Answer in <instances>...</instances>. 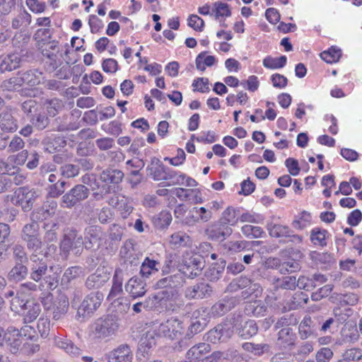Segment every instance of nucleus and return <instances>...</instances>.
Listing matches in <instances>:
<instances>
[{"label": "nucleus", "mask_w": 362, "mask_h": 362, "mask_svg": "<svg viewBox=\"0 0 362 362\" xmlns=\"http://www.w3.org/2000/svg\"><path fill=\"white\" fill-rule=\"evenodd\" d=\"M40 300L45 310L52 311L54 320L62 318L68 311L69 300L64 293L54 296L50 292L42 293Z\"/></svg>", "instance_id": "nucleus-1"}, {"label": "nucleus", "mask_w": 362, "mask_h": 362, "mask_svg": "<svg viewBox=\"0 0 362 362\" xmlns=\"http://www.w3.org/2000/svg\"><path fill=\"white\" fill-rule=\"evenodd\" d=\"M11 308L15 312L21 313L25 322L34 321L41 312L40 304L34 300L19 298H13L11 300Z\"/></svg>", "instance_id": "nucleus-2"}, {"label": "nucleus", "mask_w": 362, "mask_h": 362, "mask_svg": "<svg viewBox=\"0 0 362 362\" xmlns=\"http://www.w3.org/2000/svg\"><path fill=\"white\" fill-rule=\"evenodd\" d=\"M119 328L116 316L109 315L96 320L93 327V333L96 338L104 339L115 334Z\"/></svg>", "instance_id": "nucleus-3"}, {"label": "nucleus", "mask_w": 362, "mask_h": 362, "mask_svg": "<svg viewBox=\"0 0 362 362\" xmlns=\"http://www.w3.org/2000/svg\"><path fill=\"white\" fill-rule=\"evenodd\" d=\"M83 245V238L76 230H68L64 236L60 244L61 255L66 259L70 251L73 250L76 254L81 253Z\"/></svg>", "instance_id": "nucleus-4"}, {"label": "nucleus", "mask_w": 362, "mask_h": 362, "mask_svg": "<svg viewBox=\"0 0 362 362\" xmlns=\"http://www.w3.org/2000/svg\"><path fill=\"white\" fill-rule=\"evenodd\" d=\"M39 196L38 192L28 187L18 188L11 197L12 203L21 206L24 211L31 209L35 199Z\"/></svg>", "instance_id": "nucleus-5"}, {"label": "nucleus", "mask_w": 362, "mask_h": 362, "mask_svg": "<svg viewBox=\"0 0 362 362\" xmlns=\"http://www.w3.org/2000/svg\"><path fill=\"white\" fill-rule=\"evenodd\" d=\"M158 334L170 339H178L184 334V322L175 317H171L159 325L157 327Z\"/></svg>", "instance_id": "nucleus-6"}, {"label": "nucleus", "mask_w": 362, "mask_h": 362, "mask_svg": "<svg viewBox=\"0 0 362 362\" xmlns=\"http://www.w3.org/2000/svg\"><path fill=\"white\" fill-rule=\"evenodd\" d=\"M89 189L84 185H76L61 199V206L72 208L86 199L89 196Z\"/></svg>", "instance_id": "nucleus-7"}, {"label": "nucleus", "mask_w": 362, "mask_h": 362, "mask_svg": "<svg viewBox=\"0 0 362 362\" xmlns=\"http://www.w3.org/2000/svg\"><path fill=\"white\" fill-rule=\"evenodd\" d=\"M37 83L38 81L34 77L32 71H28L21 75L4 81L1 87L4 92H13L18 90L23 83L34 86Z\"/></svg>", "instance_id": "nucleus-8"}, {"label": "nucleus", "mask_w": 362, "mask_h": 362, "mask_svg": "<svg viewBox=\"0 0 362 362\" xmlns=\"http://www.w3.org/2000/svg\"><path fill=\"white\" fill-rule=\"evenodd\" d=\"M103 300L102 293H91L83 299L78 309V314L83 317L93 314L100 306Z\"/></svg>", "instance_id": "nucleus-9"}, {"label": "nucleus", "mask_w": 362, "mask_h": 362, "mask_svg": "<svg viewBox=\"0 0 362 362\" xmlns=\"http://www.w3.org/2000/svg\"><path fill=\"white\" fill-rule=\"evenodd\" d=\"M233 330L230 324H220L206 334V340L213 344L226 342L233 335Z\"/></svg>", "instance_id": "nucleus-10"}, {"label": "nucleus", "mask_w": 362, "mask_h": 362, "mask_svg": "<svg viewBox=\"0 0 362 362\" xmlns=\"http://www.w3.org/2000/svg\"><path fill=\"white\" fill-rule=\"evenodd\" d=\"M205 232L209 239L214 241H223L232 234L233 229L226 224L216 222L210 225Z\"/></svg>", "instance_id": "nucleus-11"}, {"label": "nucleus", "mask_w": 362, "mask_h": 362, "mask_svg": "<svg viewBox=\"0 0 362 362\" xmlns=\"http://www.w3.org/2000/svg\"><path fill=\"white\" fill-rule=\"evenodd\" d=\"M30 277L33 281L38 282L47 274V264L43 258H40L37 255L33 253L30 257Z\"/></svg>", "instance_id": "nucleus-12"}, {"label": "nucleus", "mask_w": 362, "mask_h": 362, "mask_svg": "<svg viewBox=\"0 0 362 362\" xmlns=\"http://www.w3.org/2000/svg\"><path fill=\"white\" fill-rule=\"evenodd\" d=\"M101 228L96 226H90L85 230V241L83 245L88 250L98 248L103 239Z\"/></svg>", "instance_id": "nucleus-13"}, {"label": "nucleus", "mask_w": 362, "mask_h": 362, "mask_svg": "<svg viewBox=\"0 0 362 362\" xmlns=\"http://www.w3.org/2000/svg\"><path fill=\"white\" fill-rule=\"evenodd\" d=\"M123 284V275L122 270L121 269H117L115 272V274L112 279V285L110 291L107 297L108 300H114V303L122 305L123 298H119L118 296L123 292L122 289Z\"/></svg>", "instance_id": "nucleus-14"}, {"label": "nucleus", "mask_w": 362, "mask_h": 362, "mask_svg": "<svg viewBox=\"0 0 362 362\" xmlns=\"http://www.w3.org/2000/svg\"><path fill=\"white\" fill-rule=\"evenodd\" d=\"M212 288L206 283L201 282L187 287L185 291V296L187 299H202L210 296Z\"/></svg>", "instance_id": "nucleus-15"}, {"label": "nucleus", "mask_w": 362, "mask_h": 362, "mask_svg": "<svg viewBox=\"0 0 362 362\" xmlns=\"http://www.w3.org/2000/svg\"><path fill=\"white\" fill-rule=\"evenodd\" d=\"M41 49L42 55L50 60V64L53 67H57L59 62L60 48L59 42L55 40L44 42Z\"/></svg>", "instance_id": "nucleus-16"}, {"label": "nucleus", "mask_w": 362, "mask_h": 362, "mask_svg": "<svg viewBox=\"0 0 362 362\" xmlns=\"http://www.w3.org/2000/svg\"><path fill=\"white\" fill-rule=\"evenodd\" d=\"M269 234L274 238H287L293 237L295 240L300 241L299 235H295L293 231L287 226L277 224L274 223H268L267 226Z\"/></svg>", "instance_id": "nucleus-17"}, {"label": "nucleus", "mask_w": 362, "mask_h": 362, "mask_svg": "<svg viewBox=\"0 0 362 362\" xmlns=\"http://www.w3.org/2000/svg\"><path fill=\"white\" fill-rule=\"evenodd\" d=\"M109 362H132L133 353L127 344H122L113 349L108 356Z\"/></svg>", "instance_id": "nucleus-18"}, {"label": "nucleus", "mask_w": 362, "mask_h": 362, "mask_svg": "<svg viewBox=\"0 0 362 362\" xmlns=\"http://www.w3.org/2000/svg\"><path fill=\"white\" fill-rule=\"evenodd\" d=\"M110 279V274L104 268H98L95 273L86 279V286L89 289L98 288L103 286Z\"/></svg>", "instance_id": "nucleus-19"}, {"label": "nucleus", "mask_w": 362, "mask_h": 362, "mask_svg": "<svg viewBox=\"0 0 362 362\" xmlns=\"http://www.w3.org/2000/svg\"><path fill=\"white\" fill-rule=\"evenodd\" d=\"M359 338L358 331L356 324L346 322L340 332L339 344H351L356 342Z\"/></svg>", "instance_id": "nucleus-20"}, {"label": "nucleus", "mask_w": 362, "mask_h": 362, "mask_svg": "<svg viewBox=\"0 0 362 362\" xmlns=\"http://www.w3.org/2000/svg\"><path fill=\"white\" fill-rule=\"evenodd\" d=\"M125 289L133 298H139L146 292V283L139 277H132L126 284Z\"/></svg>", "instance_id": "nucleus-21"}, {"label": "nucleus", "mask_w": 362, "mask_h": 362, "mask_svg": "<svg viewBox=\"0 0 362 362\" xmlns=\"http://www.w3.org/2000/svg\"><path fill=\"white\" fill-rule=\"evenodd\" d=\"M235 301L233 298H223L211 308L210 314L213 317L223 316L235 307Z\"/></svg>", "instance_id": "nucleus-22"}, {"label": "nucleus", "mask_w": 362, "mask_h": 362, "mask_svg": "<svg viewBox=\"0 0 362 362\" xmlns=\"http://www.w3.org/2000/svg\"><path fill=\"white\" fill-rule=\"evenodd\" d=\"M54 344L57 347L64 350L71 357H78L81 354V349L66 337H55L54 338Z\"/></svg>", "instance_id": "nucleus-23"}, {"label": "nucleus", "mask_w": 362, "mask_h": 362, "mask_svg": "<svg viewBox=\"0 0 362 362\" xmlns=\"http://www.w3.org/2000/svg\"><path fill=\"white\" fill-rule=\"evenodd\" d=\"M211 350L209 344L201 343L192 346L186 354V358L189 362H201L205 355Z\"/></svg>", "instance_id": "nucleus-24"}, {"label": "nucleus", "mask_w": 362, "mask_h": 362, "mask_svg": "<svg viewBox=\"0 0 362 362\" xmlns=\"http://www.w3.org/2000/svg\"><path fill=\"white\" fill-rule=\"evenodd\" d=\"M158 332V328H153L146 332L144 336L141 339L139 347V351L146 353L147 349L153 347L156 344V338L160 337Z\"/></svg>", "instance_id": "nucleus-25"}, {"label": "nucleus", "mask_w": 362, "mask_h": 362, "mask_svg": "<svg viewBox=\"0 0 362 362\" xmlns=\"http://www.w3.org/2000/svg\"><path fill=\"white\" fill-rule=\"evenodd\" d=\"M0 128L5 132H15L18 129L17 120L9 111L0 113Z\"/></svg>", "instance_id": "nucleus-26"}, {"label": "nucleus", "mask_w": 362, "mask_h": 362, "mask_svg": "<svg viewBox=\"0 0 362 362\" xmlns=\"http://www.w3.org/2000/svg\"><path fill=\"white\" fill-rule=\"evenodd\" d=\"M168 167L165 166L158 159L153 158L151 166L147 168L150 175L156 181L164 180Z\"/></svg>", "instance_id": "nucleus-27"}, {"label": "nucleus", "mask_w": 362, "mask_h": 362, "mask_svg": "<svg viewBox=\"0 0 362 362\" xmlns=\"http://www.w3.org/2000/svg\"><path fill=\"white\" fill-rule=\"evenodd\" d=\"M22 55L18 52H13L6 55L2 60L0 69L3 71H11L19 67Z\"/></svg>", "instance_id": "nucleus-28"}, {"label": "nucleus", "mask_w": 362, "mask_h": 362, "mask_svg": "<svg viewBox=\"0 0 362 362\" xmlns=\"http://www.w3.org/2000/svg\"><path fill=\"white\" fill-rule=\"evenodd\" d=\"M169 244L173 249L187 247L191 244V238L184 232H175L170 236Z\"/></svg>", "instance_id": "nucleus-29"}, {"label": "nucleus", "mask_w": 362, "mask_h": 362, "mask_svg": "<svg viewBox=\"0 0 362 362\" xmlns=\"http://www.w3.org/2000/svg\"><path fill=\"white\" fill-rule=\"evenodd\" d=\"M277 343L280 346L286 348L294 344L296 334L292 328L289 327H283L278 334Z\"/></svg>", "instance_id": "nucleus-30"}, {"label": "nucleus", "mask_w": 362, "mask_h": 362, "mask_svg": "<svg viewBox=\"0 0 362 362\" xmlns=\"http://www.w3.org/2000/svg\"><path fill=\"white\" fill-rule=\"evenodd\" d=\"M124 173L118 169L108 168L104 170L100 176L102 182L112 184H118L122 182Z\"/></svg>", "instance_id": "nucleus-31"}, {"label": "nucleus", "mask_w": 362, "mask_h": 362, "mask_svg": "<svg viewBox=\"0 0 362 362\" xmlns=\"http://www.w3.org/2000/svg\"><path fill=\"white\" fill-rule=\"evenodd\" d=\"M168 311L179 312L185 305V302L178 289H170Z\"/></svg>", "instance_id": "nucleus-32"}, {"label": "nucleus", "mask_w": 362, "mask_h": 362, "mask_svg": "<svg viewBox=\"0 0 362 362\" xmlns=\"http://www.w3.org/2000/svg\"><path fill=\"white\" fill-rule=\"evenodd\" d=\"M160 263L158 261L146 257L141 264L140 274L144 278H148L151 274L158 272Z\"/></svg>", "instance_id": "nucleus-33"}, {"label": "nucleus", "mask_w": 362, "mask_h": 362, "mask_svg": "<svg viewBox=\"0 0 362 362\" xmlns=\"http://www.w3.org/2000/svg\"><path fill=\"white\" fill-rule=\"evenodd\" d=\"M27 275V267L23 264L17 262L9 272L8 279L11 281L18 282L25 279Z\"/></svg>", "instance_id": "nucleus-34"}, {"label": "nucleus", "mask_w": 362, "mask_h": 362, "mask_svg": "<svg viewBox=\"0 0 362 362\" xmlns=\"http://www.w3.org/2000/svg\"><path fill=\"white\" fill-rule=\"evenodd\" d=\"M84 275V269L79 266H74L66 269L62 277V284L68 285L71 281Z\"/></svg>", "instance_id": "nucleus-35"}, {"label": "nucleus", "mask_w": 362, "mask_h": 362, "mask_svg": "<svg viewBox=\"0 0 362 362\" xmlns=\"http://www.w3.org/2000/svg\"><path fill=\"white\" fill-rule=\"evenodd\" d=\"M257 326L254 320L245 321L240 327H237L238 334L245 339L252 337L257 333Z\"/></svg>", "instance_id": "nucleus-36"}, {"label": "nucleus", "mask_w": 362, "mask_h": 362, "mask_svg": "<svg viewBox=\"0 0 362 362\" xmlns=\"http://www.w3.org/2000/svg\"><path fill=\"white\" fill-rule=\"evenodd\" d=\"M40 286L44 287L41 284L37 286L35 283L32 281H27L21 284L17 291L16 296L14 298H19V299H24L25 297L30 296L33 292L36 291Z\"/></svg>", "instance_id": "nucleus-37"}, {"label": "nucleus", "mask_w": 362, "mask_h": 362, "mask_svg": "<svg viewBox=\"0 0 362 362\" xmlns=\"http://www.w3.org/2000/svg\"><path fill=\"white\" fill-rule=\"evenodd\" d=\"M275 289L294 290L296 288V279L293 276L278 278L274 282Z\"/></svg>", "instance_id": "nucleus-38"}, {"label": "nucleus", "mask_w": 362, "mask_h": 362, "mask_svg": "<svg viewBox=\"0 0 362 362\" xmlns=\"http://www.w3.org/2000/svg\"><path fill=\"white\" fill-rule=\"evenodd\" d=\"M206 54V52L199 53L195 60L197 69L202 71L206 69V66H211L216 62L214 56L207 55Z\"/></svg>", "instance_id": "nucleus-39"}, {"label": "nucleus", "mask_w": 362, "mask_h": 362, "mask_svg": "<svg viewBox=\"0 0 362 362\" xmlns=\"http://www.w3.org/2000/svg\"><path fill=\"white\" fill-rule=\"evenodd\" d=\"M172 221V216L167 211H162L153 218L154 226L158 229H163L167 228Z\"/></svg>", "instance_id": "nucleus-40"}, {"label": "nucleus", "mask_w": 362, "mask_h": 362, "mask_svg": "<svg viewBox=\"0 0 362 362\" xmlns=\"http://www.w3.org/2000/svg\"><path fill=\"white\" fill-rule=\"evenodd\" d=\"M239 210H236L233 207H228L222 213L221 221L222 223L228 226H235L239 221L238 218Z\"/></svg>", "instance_id": "nucleus-41"}, {"label": "nucleus", "mask_w": 362, "mask_h": 362, "mask_svg": "<svg viewBox=\"0 0 362 362\" xmlns=\"http://www.w3.org/2000/svg\"><path fill=\"white\" fill-rule=\"evenodd\" d=\"M287 62L286 56H281L280 57L274 58L272 57H267L263 59V66L267 69H277L283 68Z\"/></svg>", "instance_id": "nucleus-42"}, {"label": "nucleus", "mask_w": 362, "mask_h": 362, "mask_svg": "<svg viewBox=\"0 0 362 362\" xmlns=\"http://www.w3.org/2000/svg\"><path fill=\"white\" fill-rule=\"evenodd\" d=\"M57 204L54 201H52L42 206L37 212L36 218L37 219H47L55 214Z\"/></svg>", "instance_id": "nucleus-43"}, {"label": "nucleus", "mask_w": 362, "mask_h": 362, "mask_svg": "<svg viewBox=\"0 0 362 362\" xmlns=\"http://www.w3.org/2000/svg\"><path fill=\"white\" fill-rule=\"evenodd\" d=\"M31 22V16L25 10L21 11L18 15L12 21V28L18 29L21 27H26Z\"/></svg>", "instance_id": "nucleus-44"}, {"label": "nucleus", "mask_w": 362, "mask_h": 362, "mask_svg": "<svg viewBox=\"0 0 362 362\" xmlns=\"http://www.w3.org/2000/svg\"><path fill=\"white\" fill-rule=\"evenodd\" d=\"M327 231L326 230L315 228L311 231L310 239L315 245L323 247L327 245Z\"/></svg>", "instance_id": "nucleus-45"}, {"label": "nucleus", "mask_w": 362, "mask_h": 362, "mask_svg": "<svg viewBox=\"0 0 362 362\" xmlns=\"http://www.w3.org/2000/svg\"><path fill=\"white\" fill-rule=\"evenodd\" d=\"M243 349L246 351L250 352L255 355L260 356L263 353L269 351V345L267 344H253L245 342L243 344Z\"/></svg>", "instance_id": "nucleus-46"}, {"label": "nucleus", "mask_w": 362, "mask_h": 362, "mask_svg": "<svg viewBox=\"0 0 362 362\" xmlns=\"http://www.w3.org/2000/svg\"><path fill=\"white\" fill-rule=\"evenodd\" d=\"M186 175L184 174H178L177 172L168 168L164 180L169 181L168 186L175 185H182L185 180Z\"/></svg>", "instance_id": "nucleus-47"}, {"label": "nucleus", "mask_w": 362, "mask_h": 362, "mask_svg": "<svg viewBox=\"0 0 362 362\" xmlns=\"http://www.w3.org/2000/svg\"><path fill=\"white\" fill-rule=\"evenodd\" d=\"M320 57L328 64L337 62L341 57V50L332 47L327 51L322 52L320 54Z\"/></svg>", "instance_id": "nucleus-48"}, {"label": "nucleus", "mask_w": 362, "mask_h": 362, "mask_svg": "<svg viewBox=\"0 0 362 362\" xmlns=\"http://www.w3.org/2000/svg\"><path fill=\"white\" fill-rule=\"evenodd\" d=\"M45 230H46L45 235V240L47 242H53L57 239V231L59 230V225L55 222H49L45 224Z\"/></svg>", "instance_id": "nucleus-49"}, {"label": "nucleus", "mask_w": 362, "mask_h": 362, "mask_svg": "<svg viewBox=\"0 0 362 362\" xmlns=\"http://www.w3.org/2000/svg\"><path fill=\"white\" fill-rule=\"evenodd\" d=\"M45 105L47 112L51 117H54L64 107L62 101L57 98L47 100Z\"/></svg>", "instance_id": "nucleus-50"}, {"label": "nucleus", "mask_w": 362, "mask_h": 362, "mask_svg": "<svg viewBox=\"0 0 362 362\" xmlns=\"http://www.w3.org/2000/svg\"><path fill=\"white\" fill-rule=\"evenodd\" d=\"M308 300L307 294L303 292L296 293L293 297L291 303L288 304L289 310H295L298 307H301L306 304Z\"/></svg>", "instance_id": "nucleus-51"}, {"label": "nucleus", "mask_w": 362, "mask_h": 362, "mask_svg": "<svg viewBox=\"0 0 362 362\" xmlns=\"http://www.w3.org/2000/svg\"><path fill=\"white\" fill-rule=\"evenodd\" d=\"M146 310H154L159 313L163 312L158 293L151 295L145 300Z\"/></svg>", "instance_id": "nucleus-52"}, {"label": "nucleus", "mask_w": 362, "mask_h": 362, "mask_svg": "<svg viewBox=\"0 0 362 362\" xmlns=\"http://www.w3.org/2000/svg\"><path fill=\"white\" fill-rule=\"evenodd\" d=\"M241 231L248 238H257L264 233L262 228L252 225H245L241 228Z\"/></svg>", "instance_id": "nucleus-53"}, {"label": "nucleus", "mask_w": 362, "mask_h": 362, "mask_svg": "<svg viewBox=\"0 0 362 362\" xmlns=\"http://www.w3.org/2000/svg\"><path fill=\"white\" fill-rule=\"evenodd\" d=\"M312 320L310 317H305L299 325V335L302 339L308 338L312 334L310 325Z\"/></svg>", "instance_id": "nucleus-54"}, {"label": "nucleus", "mask_w": 362, "mask_h": 362, "mask_svg": "<svg viewBox=\"0 0 362 362\" xmlns=\"http://www.w3.org/2000/svg\"><path fill=\"white\" fill-rule=\"evenodd\" d=\"M13 256L16 264L17 262L25 264L28 262V257L24 247L20 245H15L13 247Z\"/></svg>", "instance_id": "nucleus-55"}, {"label": "nucleus", "mask_w": 362, "mask_h": 362, "mask_svg": "<svg viewBox=\"0 0 362 362\" xmlns=\"http://www.w3.org/2000/svg\"><path fill=\"white\" fill-rule=\"evenodd\" d=\"M30 122L37 129L42 130L48 125L49 119L44 114L38 113L31 118Z\"/></svg>", "instance_id": "nucleus-56"}, {"label": "nucleus", "mask_w": 362, "mask_h": 362, "mask_svg": "<svg viewBox=\"0 0 362 362\" xmlns=\"http://www.w3.org/2000/svg\"><path fill=\"white\" fill-rule=\"evenodd\" d=\"M11 170L7 173V175L12 177V184L14 183L16 185H21L25 182L26 177L23 172L15 166L11 168Z\"/></svg>", "instance_id": "nucleus-57"}, {"label": "nucleus", "mask_w": 362, "mask_h": 362, "mask_svg": "<svg viewBox=\"0 0 362 362\" xmlns=\"http://www.w3.org/2000/svg\"><path fill=\"white\" fill-rule=\"evenodd\" d=\"M299 269L298 262L293 259L284 262L279 265V271L281 274L293 273L299 270Z\"/></svg>", "instance_id": "nucleus-58"}, {"label": "nucleus", "mask_w": 362, "mask_h": 362, "mask_svg": "<svg viewBox=\"0 0 362 362\" xmlns=\"http://www.w3.org/2000/svg\"><path fill=\"white\" fill-rule=\"evenodd\" d=\"M213 11L215 12L216 18L220 16L228 17L231 15L228 5L220 1H217L214 4Z\"/></svg>", "instance_id": "nucleus-59"}, {"label": "nucleus", "mask_w": 362, "mask_h": 362, "mask_svg": "<svg viewBox=\"0 0 362 362\" xmlns=\"http://www.w3.org/2000/svg\"><path fill=\"white\" fill-rule=\"evenodd\" d=\"M25 146L24 141L18 136L15 135L8 145L7 151L9 153L22 150Z\"/></svg>", "instance_id": "nucleus-60"}, {"label": "nucleus", "mask_w": 362, "mask_h": 362, "mask_svg": "<svg viewBox=\"0 0 362 362\" xmlns=\"http://www.w3.org/2000/svg\"><path fill=\"white\" fill-rule=\"evenodd\" d=\"M23 241L26 243L28 249L34 252H38L42 247V243L40 235L32 236L31 238L23 240Z\"/></svg>", "instance_id": "nucleus-61"}, {"label": "nucleus", "mask_w": 362, "mask_h": 362, "mask_svg": "<svg viewBox=\"0 0 362 362\" xmlns=\"http://www.w3.org/2000/svg\"><path fill=\"white\" fill-rule=\"evenodd\" d=\"M202 264H203L199 256H193L189 259V262H187V267L188 268H192V271L191 274L194 276H197L202 269Z\"/></svg>", "instance_id": "nucleus-62"}, {"label": "nucleus", "mask_w": 362, "mask_h": 362, "mask_svg": "<svg viewBox=\"0 0 362 362\" xmlns=\"http://www.w3.org/2000/svg\"><path fill=\"white\" fill-rule=\"evenodd\" d=\"M37 329L42 337L45 338L48 336L50 329V321L47 317H42L37 321Z\"/></svg>", "instance_id": "nucleus-63"}, {"label": "nucleus", "mask_w": 362, "mask_h": 362, "mask_svg": "<svg viewBox=\"0 0 362 362\" xmlns=\"http://www.w3.org/2000/svg\"><path fill=\"white\" fill-rule=\"evenodd\" d=\"M344 360L350 361H358L362 358V349L352 348L346 350L344 354Z\"/></svg>", "instance_id": "nucleus-64"}]
</instances>
